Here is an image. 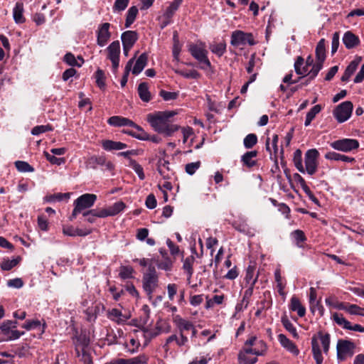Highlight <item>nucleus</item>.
<instances>
[{
	"mask_svg": "<svg viewBox=\"0 0 364 364\" xmlns=\"http://www.w3.org/2000/svg\"><path fill=\"white\" fill-rule=\"evenodd\" d=\"M90 344V338L85 333H81L76 336L75 346L81 348L82 353Z\"/></svg>",
	"mask_w": 364,
	"mask_h": 364,
	"instance_id": "473e14b6",
	"label": "nucleus"
},
{
	"mask_svg": "<svg viewBox=\"0 0 364 364\" xmlns=\"http://www.w3.org/2000/svg\"><path fill=\"white\" fill-rule=\"evenodd\" d=\"M293 237L296 241L297 245L300 242H303L306 240L304 232L301 230H296L291 233Z\"/></svg>",
	"mask_w": 364,
	"mask_h": 364,
	"instance_id": "680f3d73",
	"label": "nucleus"
},
{
	"mask_svg": "<svg viewBox=\"0 0 364 364\" xmlns=\"http://www.w3.org/2000/svg\"><path fill=\"white\" fill-rule=\"evenodd\" d=\"M44 154L46 159L52 164L60 165L65 161L64 158H58L48 152H44Z\"/></svg>",
	"mask_w": 364,
	"mask_h": 364,
	"instance_id": "6e6d98bb",
	"label": "nucleus"
},
{
	"mask_svg": "<svg viewBox=\"0 0 364 364\" xmlns=\"http://www.w3.org/2000/svg\"><path fill=\"white\" fill-rule=\"evenodd\" d=\"M148 62V54L146 53H141L135 62V64L132 70L133 75H137L146 67Z\"/></svg>",
	"mask_w": 364,
	"mask_h": 364,
	"instance_id": "aec40b11",
	"label": "nucleus"
},
{
	"mask_svg": "<svg viewBox=\"0 0 364 364\" xmlns=\"http://www.w3.org/2000/svg\"><path fill=\"white\" fill-rule=\"evenodd\" d=\"M138 11V9L135 6H133L129 9L125 21L126 28H129L134 23L137 16Z\"/></svg>",
	"mask_w": 364,
	"mask_h": 364,
	"instance_id": "c9c22d12",
	"label": "nucleus"
},
{
	"mask_svg": "<svg viewBox=\"0 0 364 364\" xmlns=\"http://www.w3.org/2000/svg\"><path fill=\"white\" fill-rule=\"evenodd\" d=\"M304 60L301 56H298L294 63V70L297 75H303L305 74V70H301L302 65H304Z\"/></svg>",
	"mask_w": 364,
	"mask_h": 364,
	"instance_id": "13d9d810",
	"label": "nucleus"
},
{
	"mask_svg": "<svg viewBox=\"0 0 364 364\" xmlns=\"http://www.w3.org/2000/svg\"><path fill=\"white\" fill-rule=\"evenodd\" d=\"M17 170L20 172H33L34 168L26 161H17L15 162Z\"/></svg>",
	"mask_w": 364,
	"mask_h": 364,
	"instance_id": "a18cd8bd",
	"label": "nucleus"
},
{
	"mask_svg": "<svg viewBox=\"0 0 364 364\" xmlns=\"http://www.w3.org/2000/svg\"><path fill=\"white\" fill-rule=\"evenodd\" d=\"M109 318L118 323L125 321L126 318H122V311L117 309H112L109 312Z\"/></svg>",
	"mask_w": 364,
	"mask_h": 364,
	"instance_id": "49530a36",
	"label": "nucleus"
},
{
	"mask_svg": "<svg viewBox=\"0 0 364 364\" xmlns=\"http://www.w3.org/2000/svg\"><path fill=\"white\" fill-rule=\"evenodd\" d=\"M78 59L82 62L80 64L77 62L75 55L71 53H68L64 56V61L69 65L72 66L80 67L82 65V64L84 63V60L81 57H78Z\"/></svg>",
	"mask_w": 364,
	"mask_h": 364,
	"instance_id": "a19ab883",
	"label": "nucleus"
},
{
	"mask_svg": "<svg viewBox=\"0 0 364 364\" xmlns=\"http://www.w3.org/2000/svg\"><path fill=\"white\" fill-rule=\"evenodd\" d=\"M96 200L97 196L93 193H85L76 198L73 203L74 209L70 216V220H74L78 214L93 206Z\"/></svg>",
	"mask_w": 364,
	"mask_h": 364,
	"instance_id": "20e7f679",
	"label": "nucleus"
},
{
	"mask_svg": "<svg viewBox=\"0 0 364 364\" xmlns=\"http://www.w3.org/2000/svg\"><path fill=\"white\" fill-rule=\"evenodd\" d=\"M129 2V0H116L113 6V10L114 11H122L127 7Z\"/></svg>",
	"mask_w": 364,
	"mask_h": 364,
	"instance_id": "5fc2aeb1",
	"label": "nucleus"
},
{
	"mask_svg": "<svg viewBox=\"0 0 364 364\" xmlns=\"http://www.w3.org/2000/svg\"><path fill=\"white\" fill-rule=\"evenodd\" d=\"M278 340L280 344L292 354L297 355L299 350L296 346L291 340H289L285 335L281 333L278 336Z\"/></svg>",
	"mask_w": 364,
	"mask_h": 364,
	"instance_id": "f3484780",
	"label": "nucleus"
},
{
	"mask_svg": "<svg viewBox=\"0 0 364 364\" xmlns=\"http://www.w3.org/2000/svg\"><path fill=\"white\" fill-rule=\"evenodd\" d=\"M200 161L187 164L185 167L186 172L189 175H193L200 168Z\"/></svg>",
	"mask_w": 364,
	"mask_h": 364,
	"instance_id": "864d4df0",
	"label": "nucleus"
},
{
	"mask_svg": "<svg viewBox=\"0 0 364 364\" xmlns=\"http://www.w3.org/2000/svg\"><path fill=\"white\" fill-rule=\"evenodd\" d=\"M340 35L339 32H335L333 34L331 42V54L333 55L338 50L339 46Z\"/></svg>",
	"mask_w": 364,
	"mask_h": 364,
	"instance_id": "052dcab7",
	"label": "nucleus"
},
{
	"mask_svg": "<svg viewBox=\"0 0 364 364\" xmlns=\"http://www.w3.org/2000/svg\"><path fill=\"white\" fill-rule=\"evenodd\" d=\"M134 58H135V57L129 59L125 66L124 73V75L121 79V81H120V84H121L122 87H124L127 82L129 73V71L131 70L132 65L134 62Z\"/></svg>",
	"mask_w": 364,
	"mask_h": 364,
	"instance_id": "58836bf2",
	"label": "nucleus"
},
{
	"mask_svg": "<svg viewBox=\"0 0 364 364\" xmlns=\"http://www.w3.org/2000/svg\"><path fill=\"white\" fill-rule=\"evenodd\" d=\"M212 53L221 57L226 52V43L225 41L211 43L209 46Z\"/></svg>",
	"mask_w": 364,
	"mask_h": 364,
	"instance_id": "7c9ffc66",
	"label": "nucleus"
},
{
	"mask_svg": "<svg viewBox=\"0 0 364 364\" xmlns=\"http://www.w3.org/2000/svg\"><path fill=\"white\" fill-rule=\"evenodd\" d=\"M238 359L240 364H255L257 360V358H248L247 355H245V353H239Z\"/></svg>",
	"mask_w": 364,
	"mask_h": 364,
	"instance_id": "4d7b16f0",
	"label": "nucleus"
},
{
	"mask_svg": "<svg viewBox=\"0 0 364 364\" xmlns=\"http://www.w3.org/2000/svg\"><path fill=\"white\" fill-rule=\"evenodd\" d=\"M96 83L97 86L103 89L105 87V76L104 72L98 69L95 73Z\"/></svg>",
	"mask_w": 364,
	"mask_h": 364,
	"instance_id": "09e8293b",
	"label": "nucleus"
},
{
	"mask_svg": "<svg viewBox=\"0 0 364 364\" xmlns=\"http://www.w3.org/2000/svg\"><path fill=\"white\" fill-rule=\"evenodd\" d=\"M353 105L350 101L338 105L333 111V116L339 123L347 121L351 116Z\"/></svg>",
	"mask_w": 364,
	"mask_h": 364,
	"instance_id": "6e6552de",
	"label": "nucleus"
},
{
	"mask_svg": "<svg viewBox=\"0 0 364 364\" xmlns=\"http://www.w3.org/2000/svg\"><path fill=\"white\" fill-rule=\"evenodd\" d=\"M16 321L6 320L0 326V341H10L19 338L24 332L16 330Z\"/></svg>",
	"mask_w": 364,
	"mask_h": 364,
	"instance_id": "39448f33",
	"label": "nucleus"
},
{
	"mask_svg": "<svg viewBox=\"0 0 364 364\" xmlns=\"http://www.w3.org/2000/svg\"><path fill=\"white\" fill-rule=\"evenodd\" d=\"M183 0H173V1L167 7L164 16L166 20H171L174 13L178 10Z\"/></svg>",
	"mask_w": 364,
	"mask_h": 364,
	"instance_id": "c756f323",
	"label": "nucleus"
},
{
	"mask_svg": "<svg viewBox=\"0 0 364 364\" xmlns=\"http://www.w3.org/2000/svg\"><path fill=\"white\" fill-rule=\"evenodd\" d=\"M293 161L294 166L297 168V170L301 173H305L304 166L302 164V152L300 149H296L294 152V158Z\"/></svg>",
	"mask_w": 364,
	"mask_h": 364,
	"instance_id": "f704fd0d",
	"label": "nucleus"
},
{
	"mask_svg": "<svg viewBox=\"0 0 364 364\" xmlns=\"http://www.w3.org/2000/svg\"><path fill=\"white\" fill-rule=\"evenodd\" d=\"M319 153L317 149H309L305 154V171L309 175H314L318 168V158Z\"/></svg>",
	"mask_w": 364,
	"mask_h": 364,
	"instance_id": "9b49d317",
	"label": "nucleus"
},
{
	"mask_svg": "<svg viewBox=\"0 0 364 364\" xmlns=\"http://www.w3.org/2000/svg\"><path fill=\"white\" fill-rule=\"evenodd\" d=\"M321 110V106L320 105H316L314 106L306 114V116L311 119H314L316 114H318Z\"/></svg>",
	"mask_w": 364,
	"mask_h": 364,
	"instance_id": "338daca9",
	"label": "nucleus"
},
{
	"mask_svg": "<svg viewBox=\"0 0 364 364\" xmlns=\"http://www.w3.org/2000/svg\"><path fill=\"white\" fill-rule=\"evenodd\" d=\"M102 146L105 151H118L127 147V144L121 141H115L112 140L102 141Z\"/></svg>",
	"mask_w": 364,
	"mask_h": 364,
	"instance_id": "6ab92c4d",
	"label": "nucleus"
},
{
	"mask_svg": "<svg viewBox=\"0 0 364 364\" xmlns=\"http://www.w3.org/2000/svg\"><path fill=\"white\" fill-rule=\"evenodd\" d=\"M254 282L251 283V285H248L247 289L245 291L243 298H242V304H245V307L246 308L250 302V297L253 294L254 290Z\"/></svg>",
	"mask_w": 364,
	"mask_h": 364,
	"instance_id": "de8ad7c7",
	"label": "nucleus"
},
{
	"mask_svg": "<svg viewBox=\"0 0 364 364\" xmlns=\"http://www.w3.org/2000/svg\"><path fill=\"white\" fill-rule=\"evenodd\" d=\"M21 260L20 257H17L16 259H13L11 260L6 259L4 260L1 264V268L2 270L9 271L13 267H16L19 261Z\"/></svg>",
	"mask_w": 364,
	"mask_h": 364,
	"instance_id": "c03bdc74",
	"label": "nucleus"
},
{
	"mask_svg": "<svg viewBox=\"0 0 364 364\" xmlns=\"http://www.w3.org/2000/svg\"><path fill=\"white\" fill-rule=\"evenodd\" d=\"M188 51L195 59L203 65L201 66V68L205 69L210 68L211 63L208 58V51L205 49L203 43H201L200 45L190 44Z\"/></svg>",
	"mask_w": 364,
	"mask_h": 364,
	"instance_id": "423d86ee",
	"label": "nucleus"
},
{
	"mask_svg": "<svg viewBox=\"0 0 364 364\" xmlns=\"http://www.w3.org/2000/svg\"><path fill=\"white\" fill-rule=\"evenodd\" d=\"M175 114L173 111L156 112L149 114L147 121L156 132L169 136L179 129V126L171 124L169 121Z\"/></svg>",
	"mask_w": 364,
	"mask_h": 364,
	"instance_id": "f257e3e1",
	"label": "nucleus"
},
{
	"mask_svg": "<svg viewBox=\"0 0 364 364\" xmlns=\"http://www.w3.org/2000/svg\"><path fill=\"white\" fill-rule=\"evenodd\" d=\"M343 43L347 49H352L360 44V39L351 31H346L343 37Z\"/></svg>",
	"mask_w": 364,
	"mask_h": 364,
	"instance_id": "dca6fc26",
	"label": "nucleus"
},
{
	"mask_svg": "<svg viewBox=\"0 0 364 364\" xmlns=\"http://www.w3.org/2000/svg\"><path fill=\"white\" fill-rule=\"evenodd\" d=\"M122 46L133 47L138 40V33L135 31H127L122 33Z\"/></svg>",
	"mask_w": 364,
	"mask_h": 364,
	"instance_id": "a211bd4d",
	"label": "nucleus"
},
{
	"mask_svg": "<svg viewBox=\"0 0 364 364\" xmlns=\"http://www.w3.org/2000/svg\"><path fill=\"white\" fill-rule=\"evenodd\" d=\"M107 58L112 64L113 72L115 73L119 64L120 44L119 41H113L107 48Z\"/></svg>",
	"mask_w": 364,
	"mask_h": 364,
	"instance_id": "ddd939ff",
	"label": "nucleus"
},
{
	"mask_svg": "<svg viewBox=\"0 0 364 364\" xmlns=\"http://www.w3.org/2000/svg\"><path fill=\"white\" fill-rule=\"evenodd\" d=\"M195 262V257L192 255L187 257L183 262V269L187 274V280L190 281L193 274V265Z\"/></svg>",
	"mask_w": 364,
	"mask_h": 364,
	"instance_id": "c85d7f7f",
	"label": "nucleus"
},
{
	"mask_svg": "<svg viewBox=\"0 0 364 364\" xmlns=\"http://www.w3.org/2000/svg\"><path fill=\"white\" fill-rule=\"evenodd\" d=\"M107 123L113 127H135L136 123H134L131 119L121 117V116H113L108 119Z\"/></svg>",
	"mask_w": 364,
	"mask_h": 364,
	"instance_id": "2eb2a0df",
	"label": "nucleus"
},
{
	"mask_svg": "<svg viewBox=\"0 0 364 364\" xmlns=\"http://www.w3.org/2000/svg\"><path fill=\"white\" fill-rule=\"evenodd\" d=\"M169 165V162L164 159H160L158 161V171L164 178H170L171 175H173Z\"/></svg>",
	"mask_w": 364,
	"mask_h": 364,
	"instance_id": "412c9836",
	"label": "nucleus"
},
{
	"mask_svg": "<svg viewBox=\"0 0 364 364\" xmlns=\"http://www.w3.org/2000/svg\"><path fill=\"white\" fill-rule=\"evenodd\" d=\"M133 269L131 267L122 266L120 267L119 277L123 279H129L132 277Z\"/></svg>",
	"mask_w": 364,
	"mask_h": 364,
	"instance_id": "3c124183",
	"label": "nucleus"
},
{
	"mask_svg": "<svg viewBox=\"0 0 364 364\" xmlns=\"http://www.w3.org/2000/svg\"><path fill=\"white\" fill-rule=\"evenodd\" d=\"M346 312H348V314H350L351 315L361 316V313L363 312V309L356 304H348V309H347Z\"/></svg>",
	"mask_w": 364,
	"mask_h": 364,
	"instance_id": "e2e57ef3",
	"label": "nucleus"
},
{
	"mask_svg": "<svg viewBox=\"0 0 364 364\" xmlns=\"http://www.w3.org/2000/svg\"><path fill=\"white\" fill-rule=\"evenodd\" d=\"M255 269L254 267L249 266L246 270V274L245 277V281L247 283V285H251V283L254 282V285L257 281L258 275H257L255 277H254L255 274Z\"/></svg>",
	"mask_w": 364,
	"mask_h": 364,
	"instance_id": "79ce46f5",
	"label": "nucleus"
},
{
	"mask_svg": "<svg viewBox=\"0 0 364 364\" xmlns=\"http://www.w3.org/2000/svg\"><path fill=\"white\" fill-rule=\"evenodd\" d=\"M330 334L328 333H323L322 331H318L317 335H314L311 338L312 353L316 364H322L323 360L318 341L321 342L323 353L327 354L330 348Z\"/></svg>",
	"mask_w": 364,
	"mask_h": 364,
	"instance_id": "f03ea898",
	"label": "nucleus"
},
{
	"mask_svg": "<svg viewBox=\"0 0 364 364\" xmlns=\"http://www.w3.org/2000/svg\"><path fill=\"white\" fill-rule=\"evenodd\" d=\"M105 161V156H92L85 162L87 168L96 169L98 166H102Z\"/></svg>",
	"mask_w": 364,
	"mask_h": 364,
	"instance_id": "bb28decb",
	"label": "nucleus"
},
{
	"mask_svg": "<svg viewBox=\"0 0 364 364\" xmlns=\"http://www.w3.org/2000/svg\"><path fill=\"white\" fill-rule=\"evenodd\" d=\"M331 146L337 151L350 152L358 149L359 142L355 139L345 138L333 141Z\"/></svg>",
	"mask_w": 364,
	"mask_h": 364,
	"instance_id": "9d476101",
	"label": "nucleus"
},
{
	"mask_svg": "<svg viewBox=\"0 0 364 364\" xmlns=\"http://www.w3.org/2000/svg\"><path fill=\"white\" fill-rule=\"evenodd\" d=\"M126 207L122 201H117L112 205L101 210H93L91 213L97 215V218H106L108 216H114L121 213Z\"/></svg>",
	"mask_w": 364,
	"mask_h": 364,
	"instance_id": "f8f14e48",
	"label": "nucleus"
},
{
	"mask_svg": "<svg viewBox=\"0 0 364 364\" xmlns=\"http://www.w3.org/2000/svg\"><path fill=\"white\" fill-rule=\"evenodd\" d=\"M159 333V331H151L147 328L144 329V337L146 340V342H149L153 338L158 336Z\"/></svg>",
	"mask_w": 364,
	"mask_h": 364,
	"instance_id": "69168bd1",
	"label": "nucleus"
},
{
	"mask_svg": "<svg viewBox=\"0 0 364 364\" xmlns=\"http://www.w3.org/2000/svg\"><path fill=\"white\" fill-rule=\"evenodd\" d=\"M137 91L140 99L143 102H148L151 100V93L146 82H141L138 86Z\"/></svg>",
	"mask_w": 364,
	"mask_h": 364,
	"instance_id": "cd10ccee",
	"label": "nucleus"
},
{
	"mask_svg": "<svg viewBox=\"0 0 364 364\" xmlns=\"http://www.w3.org/2000/svg\"><path fill=\"white\" fill-rule=\"evenodd\" d=\"M158 286L159 276L155 267L152 264H150L148 267L146 272L144 273L142 277V287L149 300L152 299L153 292Z\"/></svg>",
	"mask_w": 364,
	"mask_h": 364,
	"instance_id": "7ed1b4c3",
	"label": "nucleus"
},
{
	"mask_svg": "<svg viewBox=\"0 0 364 364\" xmlns=\"http://www.w3.org/2000/svg\"><path fill=\"white\" fill-rule=\"evenodd\" d=\"M257 156V151H247L242 156L241 161L242 162L244 166L248 168H252L257 164V161L255 159V158H256Z\"/></svg>",
	"mask_w": 364,
	"mask_h": 364,
	"instance_id": "393cba45",
	"label": "nucleus"
},
{
	"mask_svg": "<svg viewBox=\"0 0 364 364\" xmlns=\"http://www.w3.org/2000/svg\"><path fill=\"white\" fill-rule=\"evenodd\" d=\"M289 309L292 311H296L299 317H303L306 314V308L301 304L300 300L295 296L291 298Z\"/></svg>",
	"mask_w": 364,
	"mask_h": 364,
	"instance_id": "5701e85b",
	"label": "nucleus"
},
{
	"mask_svg": "<svg viewBox=\"0 0 364 364\" xmlns=\"http://www.w3.org/2000/svg\"><path fill=\"white\" fill-rule=\"evenodd\" d=\"M52 128L49 125H40L34 127L31 130L33 135H39L40 134L51 131Z\"/></svg>",
	"mask_w": 364,
	"mask_h": 364,
	"instance_id": "bf43d9fd",
	"label": "nucleus"
},
{
	"mask_svg": "<svg viewBox=\"0 0 364 364\" xmlns=\"http://www.w3.org/2000/svg\"><path fill=\"white\" fill-rule=\"evenodd\" d=\"M147 362V358L144 355H140L129 359H125L126 364H145Z\"/></svg>",
	"mask_w": 364,
	"mask_h": 364,
	"instance_id": "603ef678",
	"label": "nucleus"
},
{
	"mask_svg": "<svg viewBox=\"0 0 364 364\" xmlns=\"http://www.w3.org/2000/svg\"><path fill=\"white\" fill-rule=\"evenodd\" d=\"M23 4L21 1L16 2L13 9L14 19L16 23H23L26 21V18L23 15Z\"/></svg>",
	"mask_w": 364,
	"mask_h": 364,
	"instance_id": "b1692460",
	"label": "nucleus"
},
{
	"mask_svg": "<svg viewBox=\"0 0 364 364\" xmlns=\"http://www.w3.org/2000/svg\"><path fill=\"white\" fill-rule=\"evenodd\" d=\"M129 166L133 168L141 180L144 179L145 175L144 173V170L139 164L132 159H129Z\"/></svg>",
	"mask_w": 364,
	"mask_h": 364,
	"instance_id": "e433bc0d",
	"label": "nucleus"
},
{
	"mask_svg": "<svg viewBox=\"0 0 364 364\" xmlns=\"http://www.w3.org/2000/svg\"><path fill=\"white\" fill-rule=\"evenodd\" d=\"M333 320L338 325L342 326L344 329H348L350 325V321L346 320L343 316L338 313H334L333 314Z\"/></svg>",
	"mask_w": 364,
	"mask_h": 364,
	"instance_id": "ea45409f",
	"label": "nucleus"
},
{
	"mask_svg": "<svg viewBox=\"0 0 364 364\" xmlns=\"http://www.w3.org/2000/svg\"><path fill=\"white\" fill-rule=\"evenodd\" d=\"M159 95L165 101L173 100L178 97V92H168L164 90H161L159 92Z\"/></svg>",
	"mask_w": 364,
	"mask_h": 364,
	"instance_id": "8fccbe9b",
	"label": "nucleus"
},
{
	"mask_svg": "<svg viewBox=\"0 0 364 364\" xmlns=\"http://www.w3.org/2000/svg\"><path fill=\"white\" fill-rule=\"evenodd\" d=\"M254 46L256 42L254 36L251 33H245L242 31L237 30L232 33L230 44L232 46L238 47L246 44Z\"/></svg>",
	"mask_w": 364,
	"mask_h": 364,
	"instance_id": "0eeeda50",
	"label": "nucleus"
},
{
	"mask_svg": "<svg viewBox=\"0 0 364 364\" xmlns=\"http://www.w3.org/2000/svg\"><path fill=\"white\" fill-rule=\"evenodd\" d=\"M257 143V136L255 134H247L243 141L246 149H252Z\"/></svg>",
	"mask_w": 364,
	"mask_h": 364,
	"instance_id": "37998d69",
	"label": "nucleus"
},
{
	"mask_svg": "<svg viewBox=\"0 0 364 364\" xmlns=\"http://www.w3.org/2000/svg\"><path fill=\"white\" fill-rule=\"evenodd\" d=\"M337 358L340 360H344L347 356H353L355 349L353 342L348 340L340 339L337 343Z\"/></svg>",
	"mask_w": 364,
	"mask_h": 364,
	"instance_id": "1a4fd4ad",
	"label": "nucleus"
},
{
	"mask_svg": "<svg viewBox=\"0 0 364 364\" xmlns=\"http://www.w3.org/2000/svg\"><path fill=\"white\" fill-rule=\"evenodd\" d=\"M326 41L324 38H321L316 47V60H321L324 61L326 59Z\"/></svg>",
	"mask_w": 364,
	"mask_h": 364,
	"instance_id": "2f4dec72",
	"label": "nucleus"
},
{
	"mask_svg": "<svg viewBox=\"0 0 364 364\" xmlns=\"http://www.w3.org/2000/svg\"><path fill=\"white\" fill-rule=\"evenodd\" d=\"M41 326V322L38 320H33V321H27L26 323L23 325V328L26 329L27 331H29L33 328H36Z\"/></svg>",
	"mask_w": 364,
	"mask_h": 364,
	"instance_id": "774afa93",
	"label": "nucleus"
},
{
	"mask_svg": "<svg viewBox=\"0 0 364 364\" xmlns=\"http://www.w3.org/2000/svg\"><path fill=\"white\" fill-rule=\"evenodd\" d=\"M358 64V63L355 62V60L350 63V64L346 68L345 72L341 78V81L346 82L350 79L351 75L356 70Z\"/></svg>",
	"mask_w": 364,
	"mask_h": 364,
	"instance_id": "72a5a7b5",
	"label": "nucleus"
},
{
	"mask_svg": "<svg viewBox=\"0 0 364 364\" xmlns=\"http://www.w3.org/2000/svg\"><path fill=\"white\" fill-rule=\"evenodd\" d=\"M282 323L284 327L286 328V330L288 331L289 333H291L294 338H299V334L296 331V328L294 327L293 323L287 317L282 318Z\"/></svg>",
	"mask_w": 364,
	"mask_h": 364,
	"instance_id": "4c0bfd02",
	"label": "nucleus"
},
{
	"mask_svg": "<svg viewBox=\"0 0 364 364\" xmlns=\"http://www.w3.org/2000/svg\"><path fill=\"white\" fill-rule=\"evenodd\" d=\"M109 28L110 23H104L99 26L97 31V43L98 46L103 47L109 41L111 37Z\"/></svg>",
	"mask_w": 364,
	"mask_h": 364,
	"instance_id": "4468645a",
	"label": "nucleus"
},
{
	"mask_svg": "<svg viewBox=\"0 0 364 364\" xmlns=\"http://www.w3.org/2000/svg\"><path fill=\"white\" fill-rule=\"evenodd\" d=\"M145 204L146 208L149 209H154L156 208L157 202L154 194L151 193L146 197Z\"/></svg>",
	"mask_w": 364,
	"mask_h": 364,
	"instance_id": "0e129e2a",
	"label": "nucleus"
},
{
	"mask_svg": "<svg viewBox=\"0 0 364 364\" xmlns=\"http://www.w3.org/2000/svg\"><path fill=\"white\" fill-rule=\"evenodd\" d=\"M325 158L332 161H342L346 163H354L355 158L341 154L334 151H329L325 154Z\"/></svg>",
	"mask_w": 364,
	"mask_h": 364,
	"instance_id": "a878e982",
	"label": "nucleus"
},
{
	"mask_svg": "<svg viewBox=\"0 0 364 364\" xmlns=\"http://www.w3.org/2000/svg\"><path fill=\"white\" fill-rule=\"evenodd\" d=\"M173 322L178 328L180 333H183L185 331H191L193 326L191 321L181 318L179 315H176L173 318Z\"/></svg>",
	"mask_w": 364,
	"mask_h": 364,
	"instance_id": "4be33fe9",
	"label": "nucleus"
}]
</instances>
